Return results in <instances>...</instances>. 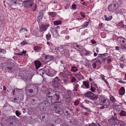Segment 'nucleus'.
Segmentation results:
<instances>
[{
    "mask_svg": "<svg viewBox=\"0 0 126 126\" xmlns=\"http://www.w3.org/2000/svg\"><path fill=\"white\" fill-rule=\"evenodd\" d=\"M46 95V98L48 100H53L58 103L60 92L54 91L52 89L48 88L45 90Z\"/></svg>",
    "mask_w": 126,
    "mask_h": 126,
    "instance_id": "1",
    "label": "nucleus"
},
{
    "mask_svg": "<svg viewBox=\"0 0 126 126\" xmlns=\"http://www.w3.org/2000/svg\"><path fill=\"white\" fill-rule=\"evenodd\" d=\"M60 80L58 78V77H55L52 83L53 86L56 88H57L58 89H60V91H62V90H63L66 91L65 89L61 84L60 83Z\"/></svg>",
    "mask_w": 126,
    "mask_h": 126,
    "instance_id": "2",
    "label": "nucleus"
},
{
    "mask_svg": "<svg viewBox=\"0 0 126 126\" xmlns=\"http://www.w3.org/2000/svg\"><path fill=\"white\" fill-rule=\"evenodd\" d=\"M108 122L109 125L111 126H118L120 123V121L117 118L113 116L109 120Z\"/></svg>",
    "mask_w": 126,
    "mask_h": 126,
    "instance_id": "3",
    "label": "nucleus"
},
{
    "mask_svg": "<svg viewBox=\"0 0 126 126\" xmlns=\"http://www.w3.org/2000/svg\"><path fill=\"white\" fill-rule=\"evenodd\" d=\"M43 71L44 73L46 74L50 77H52L54 76L56 73L57 72L54 70L51 71V68L47 66H45L43 69Z\"/></svg>",
    "mask_w": 126,
    "mask_h": 126,
    "instance_id": "4",
    "label": "nucleus"
},
{
    "mask_svg": "<svg viewBox=\"0 0 126 126\" xmlns=\"http://www.w3.org/2000/svg\"><path fill=\"white\" fill-rule=\"evenodd\" d=\"M118 4L117 2L113 1L110 4L108 7V10L110 12H115L117 10Z\"/></svg>",
    "mask_w": 126,
    "mask_h": 126,
    "instance_id": "5",
    "label": "nucleus"
},
{
    "mask_svg": "<svg viewBox=\"0 0 126 126\" xmlns=\"http://www.w3.org/2000/svg\"><path fill=\"white\" fill-rule=\"evenodd\" d=\"M50 107L53 112H56L59 114H61L63 112L62 108H60L59 106L54 105L53 104H52Z\"/></svg>",
    "mask_w": 126,
    "mask_h": 126,
    "instance_id": "6",
    "label": "nucleus"
},
{
    "mask_svg": "<svg viewBox=\"0 0 126 126\" xmlns=\"http://www.w3.org/2000/svg\"><path fill=\"white\" fill-rule=\"evenodd\" d=\"M28 84L26 87V88L25 90L26 92V94L27 97L28 96H33L35 94H34V92H33V90L32 89H29V86H30V85Z\"/></svg>",
    "mask_w": 126,
    "mask_h": 126,
    "instance_id": "7",
    "label": "nucleus"
},
{
    "mask_svg": "<svg viewBox=\"0 0 126 126\" xmlns=\"http://www.w3.org/2000/svg\"><path fill=\"white\" fill-rule=\"evenodd\" d=\"M33 4V1L32 0L24 1L23 2V4L26 8H31Z\"/></svg>",
    "mask_w": 126,
    "mask_h": 126,
    "instance_id": "8",
    "label": "nucleus"
},
{
    "mask_svg": "<svg viewBox=\"0 0 126 126\" xmlns=\"http://www.w3.org/2000/svg\"><path fill=\"white\" fill-rule=\"evenodd\" d=\"M73 47L80 52H83L86 50L85 49L81 46H79L77 43H74L73 45Z\"/></svg>",
    "mask_w": 126,
    "mask_h": 126,
    "instance_id": "9",
    "label": "nucleus"
},
{
    "mask_svg": "<svg viewBox=\"0 0 126 126\" xmlns=\"http://www.w3.org/2000/svg\"><path fill=\"white\" fill-rule=\"evenodd\" d=\"M55 101H53V100H50L49 99L48 100L46 99V101H45L43 102L44 106L45 109L47 108L48 107L49 105L50 104H53L54 103H57Z\"/></svg>",
    "mask_w": 126,
    "mask_h": 126,
    "instance_id": "10",
    "label": "nucleus"
},
{
    "mask_svg": "<svg viewBox=\"0 0 126 126\" xmlns=\"http://www.w3.org/2000/svg\"><path fill=\"white\" fill-rule=\"evenodd\" d=\"M6 65L5 67V69L8 72L11 71H12L13 63L10 62L6 63Z\"/></svg>",
    "mask_w": 126,
    "mask_h": 126,
    "instance_id": "11",
    "label": "nucleus"
},
{
    "mask_svg": "<svg viewBox=\"0 0 126 126\" xmlns=\"http://www.w3.org/2000/svg\"><path fill=\"white\" fill-rule=\"evenodd\" d=\"M100 102L102 104V105L106 106H109L110 104V102L108 99L105 98H101L100 100Z\"/></svg>",
    "mask_w": 126,
    "mask_h": 126,
    "instance_id": "12",
    "label": "nucleus"
},
{
    "mask_svg": "<svg viewBox=\"0 0 126 126\" xmlns=\"http://www.w3.org/2000/svg\"><path fill=\"white\" fill-rule=\"evenodd\" d=\"M49 26V24L47 23L42 24L40 27V31L41 32L45 31L47 28Z\"/></svg>",
    "mask_w": 126,
    "mask_h": 126,
    "instance_id": "13",
    "label": "nucleus"
},
{
    "mask_svg": "<svg viewBox=\"0 0 126 126\" xmlns=\"http://www.w3.org/2000/svg\"><path fill=\"white\" fill-rule=\"evenodd\" d=\"M63 112L65 114L72 115V114H73V115H74V113H73L72 110L70 108L67 107L65 108Z\"/></svg>",
    "mask_w": 126,
    "mask_h": 126,
    "instance_id": "14",
    "label": "nucleus"
},
{
    "mask_svg": "<svg viewBox=\"0 0 126 126\" xmlns=\"http://www.w3.org/2000/svg\"><path fill=\"white\" fill-rule=\"evenodd\" d=\"M43 10H40L39 12L38 15V17L37 19V21L39 22L40 21L42 20V19L43 17Z\"/></svg>",
    "mask_w": 126,
    "mask_h": 126,
    "instance_id": "15",
    "label": "nucleus"
},
{
    "mask_svg": "<svg viewBox=\"0 0 126 126\" xmlns=\"http://www.w3.org/2000/svg\"><path fill=\"white\" fill-rule=\"evenodd\" d=\"M45 62H48L50 61H52L54 59V57L52 56L47 55L45 57Z\"/></svg>",
    "mask_w": 126,
    "mask_h": 126,
    "instance_id": "16",
    "label": "nucleus"
},
{
    "mask_svg": "<svg viewBox=\"0 0 126 126\" xmlns=\"http://www.w3.org/2000/svg\"><path fill=\"white\" fill-rule=\"evenodd\" d=\"M32 90L33 92H34V94L35 95L38 92V86L35 85H32Z\"/></svg>",
    "mask_w": 126,
    "mask_h": 126,
    "instance_id": "17",
    "label": "nucleus"
},
{
    "mask_svg": "<svg viewBox=\"0 0 126 126\" xmlns=\"http://www.w3.org/2000/svg\"><path fill=\"white\" fill-rule=\"evenodd\" d=\"M70 122L72 123L73 124L75 125L76 126H80V123L78 122L76 119H72L70 121Z\"/></svg>",
    "mask_w": 126,
    "mask_h": 126,
    "instance_id": "18",
    "label": "nucleus"
},
{
    "mask_svg": "<svg viewBox=\"0 0 126 126\" xmlns=\"http://www.w3.org/2000/svg\"><path fill=\"white\" fill-rule=\"evenodd\" d=\"M53 120L54 122L58 124L60 122V118L58 117H54L53 118Z\"/></svg>",
    "mask_w": 126,
    "mask_h": 126,
    "instance_id": "19",
    "label": "nucleus"
},
{
    "mask_svg": "<svg viewBox=\"0 0 126 126\" xmlns=\"http://www.w3.org/2000/svg\"><path fill=\"white\" fill-rule=\"evenodd\" d=\"M34 64L36 69H38L40 66L41 64L40 61H35Z\"/></svg>",
    "mask_w": 126,
    "mask_h": 126,
    "instance_id": "20",
    "label": "nucleus"
},
{
    "mask_svg": "<svg viewBox=\"0 0 126 126\" xmlns=\"http://www.w3.org/2000/svg\"><path fill=\"white\" fill-rule=\"evenodd\" d=\"M105 60L106 59L104 58H101L100 59V57H99V56H98V59L96 60V62L101 64L103 62H105Z\"/></svg>",
    "mask_w": 126,
    "mask_h": 126,
    "instance_id": "21",
    "label": "nucleus"
},
{
    "mask_svg": "<svg viewBox=\"0 0 126 126\" xmlns=\"http://www.w3.org/2000/svg\"><path fill=\"white\" fill-rule=\"evenodd\" d=\"M98 95L94 94L93 93L92 94L90 99L94 101H95L98 98Z\"/></svg>",
    "mask_w": 126,
    "mask_h": 126,
    "instance_id": "22",
    "label": "nucleus"
},
{
    "mask_svg": "<svg viewBox=\"0 0 126 126\" xmlns=\"http://www.w3.org/2000/svg\"><path fill=\"white\" fill-rule=\"evenodd\" d=\"M62 67L64 68L63 73L65 75H69V74L70 73L68 72V69L66 68V67H65L64 66H63Z\"/></svg>",
    "mask_w": 126,
    "mask_h": 126,
    "instance_id": "23",
    "label": "nucleus"
},
{
    "mask_svg": "<svg viewBox=\"0 0 126 126\" xmlns=\"http://www.w3.org/2000/svg\"><path fill=\"white\" fill-rule=\"evenodd\" d=\"M119 94L122 95L125 93V89L124 87H121L119 91Z\"/></svg>",
    "mask_w": 126,
    "mask_h": 126,
    "instance_id": "24",
    "label": "nucleus"
},
{
    "mask_svg": "<svg viewBox=\"0 0 126 126\" xmlns=\"http://www.w3.org/2000/svg\"><path fill=\"white\" fill-rule=\"evenodd\" d=\"M38 107L41 110H43L46 109L43 102L39 104Z\"/></svg>",
    "mask_w": 126,
    "mask_h": 126,
    "instance_id": "25",
    "label": "nucleus"
},
{
    "mask_svg": "<svg viewBox=\"0 0 126 126\" xmlns=\"http://www.w3.org/2000/svg\"><path fill=\"white\" fill-rule=\"evenodd\" d=\"M31 99V102L32 105H34L37 103V101L35 100L34 97H32Z\"/></svg>",
    "mask_w": 126,
    "mask_h": 126,
    "instance_id": "26",
    "label": "nucleus"
},
{
    "mask_svg": "<svg viewBox=\"0 0 126 126\" xmlns=\"http://www.w3.org/2000/svg\"><path fill=\"white\" fill-rule=\"evenodd\" d=\"M93 93L89 91L86 93L84 95L85 97H89L90 98Z\"/></svg>",
    "mask_w": 126,
    "mask_h": 126,
    "instance_id": "27",
    "label": "nucleus"
},
{
    "mask_svg": "<svg viewBox=\"0 0 126 126\" xmlns=\"http://www.w3.org/2000/svg\"><path fill=\"white\" fill-rule=\"evenodd\" d=\"M62 54L67 56H69V53L68 50L66 49H64V51H63Z\"/></svg>",
    "mask_w": 126,
    "mask_h": 126,
    "instance_id": "28",
    "label": "nucleus"
},
{
    "mask_svg": "<svg viewBox=\"0 0 126 126\" xmlns=\"http://www.w3.org/2000/svg\"><path fill=\"white\" fill-rule=\"evenodd\" d=\"M28 30L25 28H21L19 30V32L22 34H25Z\"/></svg>",
    "mask_w": 126,
    "mask_h": 126,
    "instance_id": "29",
    "label": "nucleus"
},
{
    "mask_svg": "<svg viewBox=\"0 0 126 126\" xmlns=\"http://www.w3.org/2000/svg\"><path fill=\"white\" fill-rule=\"evenodd\" d=\"M52 34L54 36L57 37L58 35V33L57 32V30L54 29L53 30V32H52Z\"/></svg>",
    "mask_w": 126,
    "mask_h": 126,
    "instance_id": "30",
    "label": "nucleus"
},
{
    "mask_svg": "<svg viewBox=\"0 0 126 126\" xmlns=\"http://www.w3.org/2000/svg\"><path fill=\"white\" fill-rule=\"evenodd\" d=\"M34 50L37 52H38L40 51L41 49V47L38 46H36L34 47H33Z\"/></svg>",
    "mask_w": 126,
    "mask_h": 126,
    "instance_id": "31",
    "label": "nucleus"
},
{
    "mask_svg": "<svg viewBox=\"0 0 126 126\" xmlns=\"http://www.w3.org/2000/svg\"><path fill=\"white\" fill-rule=\"evenodd\" d=\"M120 44L121 46H126V39L123 38L121 42L120 43Z\"/></svg>",
    "mask_w": 126,
    "mask_h": 126,
    "instance_id": "32",
    "label": "nucleus"
},
{
    "mask_svg": "<svg viewBox=\"0 0 126 126\" xmlns=\"http://www.w3.org/2000/svg\"><path fill=\"white\" fill-rule=\"evenodd\" d=\"M119 115L121 116H125L126 115V112L124 110H122L120 112Z\"/></svg>",
    "mask_w": 126,
    "mask_h": 126,
    "instance_id": "33",
    "label": "nucleus"
},
{
    "mask_svg": "<svg viewBox=\"0 0 126 126\" xmlns=\"http://www.w3.org/2000/svg\"><path fill=\"white\" fill-rule=\"evenodd\" d=\"M70 78L71 81L72 82H75L76 80L75 77L73 75H70Z\"/></svg>",
    "mask_w": 126,
    "mask_h": 126,
    "instance_id": "34",
    "label": "nucleus"
},
{
    "mask_svg": "<svg viewBox=\"0 0 126 126\" xmlns=\"http://www.w3.org/2000/svg\"><path fill=\"white\" fill-rule=\"evenodd\" d=\"M105 20L107 21L111 20L112 18V16H110L108 17L107 16L105 15L104 16Z\"/></svg>",
    "mask_w": 126,
    "mask_h": 126,
    "instance_id": "35",
    "label": "nucleus"
},
{
    "mask_svg": "<svg viewBox=\"0 0 126 126\" xmlns=\"http://www.w3.org/2000/svg\"><path fill=\"white\" fill-rule=\"evenodd\" d=\"M74 89L73 90L77 91V89L79 86V85L78 84H77L76 82H74Z\"/></svg>",
    "mask_w": 126,
    "mask_h": 126,
    "instance_id": "36",
    "label": "nucleus"
},
{
    "mask_svg": "<svg viewBox=\"0 0 126 126\" xmlns=\"http://www.w3.org/2000/svg\"><path fill=\"white\" fill-rule=\"evenodd\" d=\"M14 120V119L12 118H9L8 119L9 123L10 124L12 125Z\"/></svg>",
    "mask_w": 126,
    "mask_h": 126,
    "instance_id": "37",
    "label": "nucleus"
},
{
    "mask_svg": "<svg viewBox=\"0 0 126 126\" xmlns=\"http://www.w3.org/2000/svg\"><path fill=\"white\" fill-rule=\"evenodd\" d=\"M76 77H78V78H79L78 79L79 80L81 79H82L83 77V76L81 75L80 72H79L78 73V74L76 75Z\"/></svg>",
    "mask_w": 126,
    "mask_h": 126,
    "instance_id": "38",
    "label": "nucleus"
},
{
    "mask_svg": "<svg viewBox=\"0 0 126 126\" xmlns=\"http://www.w3.org/2000/svg\"><path fill=\"white\" fill-rule=\"evenodd\" d=\"M83 84L84 85L85 87L86 88H88L89 87V84L88 82L87 81H84L83 82Z\"/></svg>",
    "mask_w": 126,
    "mask_h": 126,
    "instance_id": "39",
    "label": "nucleus"
},
{
    "mask_svg": "<svg viewBox=\"0 0 126 126\" xmlns=\"http://www.w3.org/2000/svg\"><path fill=\"white\" fill-rule=\"evenodd\" d=\"M51 37V34L49 32L46 35V38L47 40H50Z\"/></svg>",
    "mask_w": 126,
    "mask_h": 126,
    "instance_id": "40",
    "label": "nucleus"
},
{
    "mask_svg": "<svg viewBox=\"0 0 126 126\" xmlns=\"http://www.w3.org/2000/svg\"><path fill=\"white\" fill-rule=\"evenodd\" d=\"M16 3V1L15 0H10V1L9 4L11 5L14 4L15 6Z\"/></svg>",
    "mask_w": 126,
    "mask_h": 126,
    "instance_id": "41",
    "label": "nucleus"
},
{
    "mask_svg": "<svg viewBox=\"0 0 126 126\" xmlns=\"http://www.w3.org/2000/svg\"><path fill=\"white\" fill-rule=\"evenodd\" d=\"M62 22L60 20L58 21H54V24L55 25H58L59 24H60L62 23Z\"/></svg>",
    "mask_w": 126,
    "mask_h": 126,
    "instance_id": "42",
    "label": "nucleus"
},
{
    "mask_svg": "<svg viewBox=\"0 0 126 126\" xmlns=\"http://www.w3.org/2000/svg\"><path fill=\"white\" fill-rule=\"evenodd\" d=\"M48 14L52 17H54L56 15V13L55 12H49Z\"/></svg>",
    "mask_w": 126,
    "mask_h": 126,
    "instance_id": "43",
    "label": "nucleus"
},
{
    "mask_svg": "<svg viewBox=\"0 0 126 126\" xmlns=\"http://www.w3.org/2000/svg\"><path fill=\"white\" fill-rule=\"evenodd\" d=\"M65 94L67 95H68L69 96L72 94L71 91L67 90L66 91Z\"/></svg>",
    "mask_w": 126,
    "mask_h": 126,
    "instance_id": "44",
    "label": "nucleus"
},
{
    "mask_svg": "<svg viewBox=\"0 0 126 126\" xmlns=\"http://www.w3.org/2000/svg\"><path fill=\"white\" fill-rule=\"evenodd\" d=\"M108 53H106L102 54H99V57H100V59L101 58H104L103 56H106L108 55Z\"/></svg>",
    "mask_w": 126,
    "mask_h": 126,
    "instance_id": "45",
    "label": "nucleus"
},
{
    "mask_svg": "<svg viewBox=\"0 0 126 126\" xmlns=\"http://www.w3.org/2000/svg\"><path fill=\"white\" fill-rule=\"evenodd\" d=\"M78 70V69H77L76 67L75 66H72L71 67V71H73L74 72H75L76 71Z\"/></svg>",
    "mask_w": 126,
    "mask_h": 126,
    "instance_id": "46",
    "label": "nucleus"
},
{
    "mask_svg": "<svg viewBox=\"0 0 126 126\" xmlns=\"http://www.w3.org/2000/svg\"><path fill=\"white\" fill-rule=\"evenodd\" d=\"M124 38L120 37L117 38V41L118 43L120 44V43L122 41L123 39Z\"/></svg>",
    "mask_w": 126,
    "mask_h": 126,
    "instance_id": "47",
    "label": "nucleus"
},
{
    "mask_svg": "<svg viewBox=\"0 0 126 126\" xmlns=\"http://www.w3.org/2000/svg\"><path fill=\"white\" fill-rule=\"evenodd\" d=\"M86 51V52H85V54L86 55H90L93 54V53L92 52L89 51H87L86 50L85 51Z\"/></svg>",
    "mask_w": 126,
    "mask_h": 126,
    "instance_id": "48",
    "label": "nucleus"
},
{
    "mask_svg": "<svg viewBox=\"0 0 126 126\" xmlns=\"http://www.w3.org/2000/svg\"><path fill=\"white\" fill-rule=\"evenodd\" d=\"M15 114L18 117H19V116L21 115V113L18 110H16L15 111Z\"/></svg>",
    "mask_w": 126,
    "mask_h": 126,
    "instance_id": "49",
    "label": "nucleus"
},
{
    "mask_svg": "<svg viewBox=\"0 0 126 126\" xmlns=\"http://www.w3.org/2000/svg\"><path fill=\"white\" fill-rule=\"evenodd\" d=\"M95 90L96 88H94V87H93L91 85L90 88V90L92 92H95Z\"/></svg>",
    "mask_w": 126,
    "mask_h": 126,
    "instance_id": "50",
    "label": "nucleus"
},
{
    "mask_svg": "<svg viewBox=\"0 0 126 126\" xmlns=\"http://www.w3.org/2000/svg\"><path fill=\"white\" fill-rule=\"evenodd\" d=\"M120 124V126H126V124L125 122L123 121H121Z\"/></svg>",
    "mask_w": 126,
    "mask_h": 126,
    "instance_id": "51",
    "label": "nucleus"
},
{
    "mask_svg": "<svg viewBox=\"0 0 126 126\" xmlns=\"http://www.w3.org/2000/svg\"><path fill=\"white\" fill-rule=\"evenodd\" d=\"M71 97H70L68 96L67 97H66L65 99V100L66 102H69L70 100H71Z\"/></svg>",
    "mask_w": 126,
    "mask_h": 126,
    "instance_id": "52",
    "label": "nucleus"
},
{
    "mask_svg": "<svg viewBox=\"0 0 126 126\" xmlns=\"http://www.w3.org/2000/svg\"><path fill=\"white\" fill-rule=\"evenodd\" d=\"M0 53H2L3 54H5L6 53V51L5 50L0 48Z\"/></svg>",
    "mask_w": 126,
    "mask_h": 126,
    "instance_id": "53",
    "label": "nucleus"
},
{
    "mask_svg": "<svg viewBox=\"0 0 126 126\" xmlns=\"http://www.w3.org/2000/svg\"><path fill=\"white\" fill-rule=\"evenodd\" d=\"M89 24V22H86L84 24V25L83 26L82 28H85Z\"/></svg>",
    "mask_w": 126,
    "mask_h": 126,
    "instance_id": "54",
    "label": "nucleus"
},
{
    "mask_svg": "<svg viewBox=\"0 0 126 126\" xmlns=\"http://www.w3.org/2000/svg\"><path fill=\"white\" fill-rule=\"evenodd\" d=\"M64 49L61 47H58V50L59 52H61V53L62 54L63 53V51Z\"/></svg>",
    "mask_w": 126,
    "mask_h": 126,
    "instance_id": "55",
    "label": "nucleus"
},
{
    "mask_svg": "<svg viewBox=\"0 0 126 126\" xmlns=\"http://www.w3.org/2000/svg\"><path fill=\"white\" fill-rule=\"evenodd\" d=\"M79 101L78 100H77L74 102V105L75 106H77L79 104Z\"/></svg>",
    "mask_w": 126,
    "mask_h": 126,
    "instance_id": "56",
    "label": "nucleus"
},
{
    "mask_svg": "<svg viewBox=\"0 0 126 126\" xmlns=\"http://www.w3.org/2000/svg\"><path fill=\"white\" fill-rule=\"evenodd\" d=\"M91 86H92L93 87H94V88H98V87L97 85L95 83H93L91 84Z\"/></svg>",
    "mask_w": 126,
    "mask_h": 126,
    "instance_id": "57",
    "label": "nucleus"
},
{
    "mask_svg": "<svg viewBox=\"0 0 126 126\" xmlns=\"http://www.w3.org/2000/svg\"><path fill=\"white\" fill-rule=\"evenodd\" d=\"M103 24L102 23H99V25L98 29H101L103 28Z\"/></svg>",
    "mask_w": 126,
    "mask_h": 126,
    "instance_id": "58",
    "label": "nucleus"
},
{
    "mask_svg": "<svg viewBox=\"0 0 126 126\" xmlns=\"http://www.w3.org/2000/svg\"><path fill=\"white\" fill-rule=\"evenodd\" d=\"M110 99L111 101L113 102H115L116 101L115 98L112 96L110 97Z\"/></svg>",
    "mask_w": 126,
    "mask_h": 126,
    "instance_id": "59",
    "label": "nucleus"
},
{
    "mask_svg": "<svg viewBox=\"0 0 126 126\" xmlns=\"http://www.w3.org/2000/svg\"><path fill=\"white\" fill-rule=\"evenodd\" d=\"M80 14L81 15V17H83V18H84L85 17V14L83 12H80Z\"/></svg>",
    "mask_w": 126,
    "mask_h": 126,
    "instance_id": "60",
    "label": "nucleus"
},
{
    "mask_svg": "<svg viewBox=\"0 0 126 126\" xmlns=\"http://www.w3.org/2000/svg\"><path fill=\"white\" fill-rule=\"evenodd\" d=\"M92 66L93 67V68L94 69H95L96 67V63L94 62L92 64Z\"/></svg>",
    "mask_w": 126,
    "mask_h": 126,
    "instance_id": "61",
    "label": "nucleus"
},
{
    "mask_svg": "<svg viewBox=\"0 0 126 126\" xmlns=\"http://www.w3.org/2000/svg\"><path fill=\"white\" fill-rule=\"evenodd\" d=\"M125 46H121L120 47V48L122 50L125 49L126 50V47H125Z\"/></svg>",
    "mask_w": 126,
    "mask_h": 126,
    "instance_id": "62",
    "label": "nucleus"
},
{
    "mask_svg": "<svg viewBox=\"0 0 126 126\" xmlns=\"http://www.w3.org/2000/svg\"><path fill=\"white\" fill-rule=\"evenodd\" d=\"M76 4H74L72 5V7L73 9H75L76 8Z\"/></svg>",
    "mask_w": 126,
    "mask_h": 126,
    "instance_id": "63",
    "label": "nucleus"
},
{
    "mask_svg": "<svg viewBox=\"0 0 126 126\" xmlns=\"http://www.w3.org/2000/svg\"><path fill=\"white\" fill-rule=\"evenodd\" d=\"M63 82L65 84H67L68 83L67 80L65 79H63Z\"/></svg>",
    "mask_w": 126,
    "mask_h": 126,
    "instance_id": "64",
    "label": "nucleus"
}]
</instances>
